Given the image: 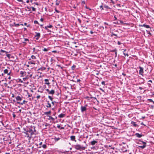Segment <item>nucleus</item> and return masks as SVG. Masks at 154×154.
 I'll return each instance as SVG.
<instances>
[{
  "label": "nucleus",
  "mask_w": 154,
  "mask_h": 154,
  "mask_svg": "<svg viewBox=\"0 0 154 154\" xmlns=\"http://www.w3.org/2000/svg\"><path fill=\"white\" fill-rule=\"evenodd\" d=\"M26 2L27 3H28L29 2V0H27Z\"/></svg>",
  "instance_id": "obj_53"
},
{
  "label": "nucleus",
  "mask_w": 154,
  "mask_h": 154,
  "mask_svg": "<svg viewBox=\"0 0 154 154\" xmlns=\"http://www.w3.org/2000/svg\"><path fill=\"white\" fill-rule=\"evenodd\" d=\"M19 111L20 112H21V109H20L19 110Z\"/></svg>",
  "instance_id": "obj_63"
},
{
  "label": "nucleus",
  "mask_w": 154,
  "mask_h": 154,
  "mask_svg": "<svg viewBox=\"0 0 154 154\" xmlns=\"http://www.w3.org/2000/svg\"><path fill=\"white\" fill-rule=\"evenodd\" d=\"M20 74L22 76H24L26 75V72L24 71H21L20 72Z\"/></svg>",
  "instance_id": "obj_10"
},
{
  "label": "nucleus",
  "mask_w": 154,
  "mask_h": 154,
  "mask_svg": "<svg viewBox=\"0 0 154 154\" xmlns=\"http://www.w3.org/2000/svg\"><path fill=\"white\" fill-rule=\"evenodd\" d=\"M27 101H26L25 100H24L23 101L22 103H20L19 102H17V103H19V104H20L21 105H23V104H25V103H27Z\"/></svg>",
  "instance_id": "obj_17"
},
{
  "label": "nucleus",
  "mask_w": 154,
  "mask_h": 154,
  "mask_svg": "<svg viewBox=\"0 0 154 154\" xmlns=\"http://www.w3.org/2000/svg\"><path fill=\"white\" fill-rule=\"evenodd\" d=\"M104 7L105 8H106V9H108V8H109V7L108 6H107V5H104Z\"/></svg>",
  "instance_id": "obj_32"
},
{
  "label": "nucleus",
  "mask_w": 154,
  "mask_h": 154,
  "mask_svg": "<svg viewBox=\"0 0 154 154\" xmlns=\"http://www.w3.org/2000/svg\"><path fill=\"white\" fill-rule=\"evenodd\" d=\"M100 8L101 9V10H103V6L102 5H101L100 6Z\"/></svg>",
  "instance_id": "obj_36"
},
{
  "label": "nucleus",
  "mask_w": 154,
  "mask_h": 154,
  "mask_svg": "<svg viewBox=\"0 0 154 154\" xmlns=\"http://www.w3.org/2000/svg\"><path fill=\"white\" fill-rule=\"evenodd\" d=\"M104 24H107V23H106V22H104Z\"/></svg>",
  "instance_id": "obj_61"
},
{
  "label": "nucleus",
  "mask_w": 154,
  "mask_h": 154,
  "mask_svg": "<svg viewBox=\"0 0 154 154\" xmlns=\"http://www.w3.org/2000/svg\"><path fill=\"white\" fill-rule=\"evenodd\" d=\"M18 1L20 2H22V0H17Z\"/></svg>",
  "instance_id": "obj_51"
},
{
  "label": "nucleus",
  "mask_w": 154,
  "mask_h": 154,
  "mask_svg": "<svg viewBox=\"0 0 154 154\" xmlns=\"http://www.w3.org/2000/svg\"><path fill=\"white\" fill-rule=\"evenodd\" d=\"M143 26H144L147 28H149V26L147 25L143 24Z\"/></svg>",
  "instance_id": "obj_23"
},
{
  "label": "nucleus",
  "mask_w": 154,
  "mask_h": 154,
  "mask_svg": "<svg viewBox=\"0 0 154 154\" xmlns=\"http://www.w3.org/2000/svg\"><path fill=\"white\" fill-rule=\"evenodd\" d=\"M28 132L29 133H30L31 136L33 134H34V133H33V131L32 130V129H30L29 130Z\"/></svg>",
  "instance_id": "obj_14"
},
{
  "label": "nucleus",
  "mask_w": 154,
  "mask_h": 154,
  "mask_svg": "<svg viewBox=\"0 0 154 154\" xmlns=\"http://www.w3.org/2000/svg\"><path fill=\"white\" fill-rule=\"evenodd\" d=\"M13 117H15V115H13Z\"/></svg>",
  "instance_id": "obj_64"
},
{
  "label": "nucleus",
  "mask_w": 154,
  "mask_h": 154,
  "mask_svg": "<svg viewBox=\"0 0 154 154\" xmlns=\"http://www.w3.org/2000/svg\"><path fill=\"white\" fill-rule=\"evenodd\" d=\"M125 55H126L127 56H128V54H124Z\"/></svg>",
  "instance_id": "obj_52"
},
{
  "label": "nucleus",
  "mask_w": 154,
  "mask_h": 154,
  "mask_svg": "<svg viewBox=\"0 0 154 154\" xmlns=\"http://www.w3.org/2000/svg\"><path fill=\"white\" fill-rule=\"evenodd\" d=\"M139 89H140V90H141L143 88L142 87H139Z\"/></svg>",
  "instance_id": "obj_47"
},
{
  "label": "nucleus",
  "mask_w": 154,
  "mask_h": 154,
  "mask_svg": "<svg viewBox=\"0 0 154 154\" xmlns=\"http://www.w3.org/2000/svg\"><path fill=\"white\" fill-rule=\"evenodd\" d=\"M52 101L53 100V98L51 97V96H49L48 97Z\"/></svg>",
  "instance_id": "obj_30"
},
{
  "label": "nucleus",
  "mask_w": 154,
  "mask_h": 154,
  "mask_svg": "<svg viewBox=\"0 0 154 154\" xmlns=\"http://www.w3.org/2000/svg\"><path fill=\"white\" fill-rule=\"evenodd\" d=\"M60 125H57V127L58 128H60Z\"/></svg>",
  "instance_id": "obj_50"
},
{
  "label": "nucleus",
  "mask_w": 154,
  "mask_h": 154,
  "mask_svg": "<svg viewBox=\"0 0 154 154\" xmlns=\"http://www.w3.org/2000/svg\"><path fill=\"white\" fill-rule=\"evenodd\" d=\"M101 83L103 85H105V82H104V81L102 82H101Z\"/></svg>",
  "instance_id": "obj_41"
},
{
  "label": "nucleus",
  "mask_w": 154,
  "mask_h": 154,
  "mask_svg": "<svg viewBox=\"0 0 154 154\" xmlns=\"http://www.w3.org/2000/svg\"><path fill=\"white\" fill-rule=\"evenodd\" d=\"M27 9H26V10H28L29 11L30 10V8L31 7H27L26 8Z\"/></svg>",
  "instance_id": "obj_31"
},
{
  "label": "nucleus",
  "mask_w": 154,
  "mask_h": 154,
  "mask_svg": "<svg viewBox=\"0 0 154 154\" xmlns=\"http://www.w3.org/2000/svg\"><path fill=\"white\" fill-rule=\"evenodd\" d=\"M131 124L134 126L137 127V125L136 124L135 122H131Z\"/></svg>",
  "instance_id": "obj_19"
},
{
  "label": "nucleus",
  "mask_w": 154,
  "mask_h": 154,
  "mask_svg": "<svg viewBox=\"0 0 154 154\" xmlns=\"http://www.w3.org/2000/svg\"><path fill=\"white\" fill-rule=\"evenodd\" d=\"M42 142H41L40 143H39V145H42Z\"/></svg>",
  "instance_id": "obj_60"
},
{
  "label": "nucleus",
  "mask_w": 154,
  "mask_h": 154,
  "mask_svg": "<svg viewBox=\"0 0 154 154\" xmlns=\"http://www.w3.org/2000/svg\"><path fill=\"white\" fill-rule=\"evenodd\" d=\"M118 44L119 45H120V44H121V43L120 42H118Z\"/></svg>",
  "instance_id": "obj_46"
},
{
  "label": "nucleus",
  "mask_w": 154,
  "mask_h": 154,
  "mask_svg": "<svg viewBox=\"0 0 154 154\" xmlns=\"http://www.w3.org/2000/svg\"><path fill=\"white\" fill-rule=\"evenodd\" d=\"M29 76H28V75H27L26 76V77L25 78H23V81H25L26 79H29Z\"/></svg>",
  "instance_id": "obj_22"
},
{
  "label": "nucleus",
  "mask_w": 154,
  "mask_h": 154,
  "mask_svg": "<svg viewBox=\"0 0 154 154\" xmlns=\"http://www.w3.org/2000/svg\"><path fill=\"white\" fill-rule=\"evenodd\" d=\"M31 8H32V10L33 11H35L36 9L33 7H31Z\"/></svg>",
  "instance_id": "obj_29"
},
{
  "label": "nucleus",
  "mask_w": 154,
  "mask_h": 154,
  "mask_svg": "<svg viewBox=\"0 0 154 154\" xmlns=\"http://www.w3.org/2000/svg\"><path fill=\"white\" fill-rule=\"evenodd\" d=\"M31 58L32 59H36V57L35 56L32 55L31 56Z\"/></svg>",
  "instance_id": "obj_27"
},
{
  "label": "nucleus",
  "mask_w": 154,
  "mask_h": 154,
  "mask_svg": "<svg viewBox=\"0 0 154 154\" xmlns=\"http://www.w3.org/2000/svg\"><path fill=\"white\" fill-rule=\"evenodd\" d=\"M112 35H114V36H117V35H116V34H114L113 32L112 33Z\"/></svg>",
  "instance_id": "obj_37"
},
{
  "label": "nucleus",
  "mask_w": 154,
  "mask_h": 154,
  "mask_svg": "<svg viewBox=\"0 0 154 154\" xmlns=\"http://www.w3.org/2000/svg\"><path fill=\"white\" fill-rule=\"evenodd\" d=\"M139 68L140 69L139 72V73L140 75H142L143 73V69L142 67L140 66L139 67Z\"/></svg>",
  "instance_id": "obj_5"
},
{
  "label": "nucleus",
  "mask_w": 154,
  "mask_h": 154,
  "mask_svg": "<svg viewBox=\"0 0 154 154\" xmlns=\"http://www.w3.org/2000/svg\"><path fill=\"white\" fill-rule=\"evenodd\" d=\"M90 32L91 34H93V32L92 31H91Z\"/></svg>",
  "instance_id": "obj_49"
},
{
  "label": "nucleus",
  "mask_w": 154,
  "mask_h": 154,
  "mask_svg": "<svg viewBox=\"0 0 154 154\" xmlns=\"http://www.w3.org/2000/svg\"><path fill=\"white\" fill-rule=\"evenodd\" d=\"M60 139V138L59 137H58V138L55 137L54 138V140L55 141H58Z\"/></svg>",
  "instance_id": "obj_25"
},
{
  "label": "nucleus",
  "mask_w": 154,
  "mask_h": 154,
  "mask_svg": "<svg viewBox=\"0 0 154 154\" xmlns=\"http://www.w3.org/2000/svg\"><path fill=\"white\" fill-rule=\"evenodd\" d=\"M55 93V91L54 90H51V91H50V92H49V94H54Z\"/></svg>",
  "instance_id": "obj_18"
},
{
  "label": "nucleus",
  "mask_w": 154,
  "mask_h": 154,
  "mask_svg": "<svg viewBox=\"0 0 154 154\" xmlns=\"http://www.w3.org/2000/svg\"><path fill=\"white\" fill-rule=\"evenodd\" d=\"M51 105L50 103H48L47 105V107H51Z\"/></svg>",
  "instance_id": "obj_26"
},
{
  "label": "nucleus",
  "mask_w": 154,
  "mask_h": 154,
  "mask_svg": "<svg viewBox=\"0 0 154 154\" xmlns=\"http://www.w3.org/2000/svg\"><path fill=\"white\" fill-rule=\"evenodd\" d=\"M52 27H53V26L52 25H48L46 26H45L44 28L45 29H46L47 30H48V28H51Z\"/></svg>",
  "instance_id": "obj_6"
},
{
  "label": "nucleus",
  "mask_w": 154,
  "mask_h": 154,
  "mask_svg": "<svg viewBox=\"0 0 154 154\" xmlns=\"http://www.w3.org/2000/svg\"><path fill=\"white\" fill-rule=\"evenodd\" d=\"M40 97V96L39 95H38L36 97V98L38 99Z\"/></svg>",
  "instance_id": "obj_38"
},
{
  "label": "nucleus",
  "mask_w": 154,
  "mask_h": 154,
  "mask_svg": "<svg viewBox=\"0 0 154 154\" xmlns=\"http://www.w3.org/2000/svg\"><path fill=\"white\" fill-rule=\"evenodd\" d=\"M43 50L44 51H48V50L46 48H44Z\"/></svg>",
  "instance_id": "obj_35"
},
{
  "label": "nucleus",
  "mask_w": 154,
  "mask_h": 154,
  "mask_svg": "<svg viewBox=\"0 0 154 154\" xmlns=\"http://www.w3.org/2000/svg\"><path fill=\"white\" fill-rule=\"evenodd\" d=\"M140 124L142 125H144L143 122H142Z\"/></svg>",
  "instance_id": "obj_58"
},
{
  "label": "nucleus",
  "mask_w": 154,
  "mask_h": 154,
  "mask_svg": "<svg viewBox=\"0 0 154 154\" xmlns=\"http://www.w3.org/2000/svg\"><path fill=\"white\" fill-rule=\"evenodd\" d=\"M111 1V2L113 4H114V2L112 0H110Z\"/></svg>",
  "instance_id": "obj_45"
},
{
  "label": "nucleus",
  "mask_w": 154,
  "mask_h": 154,
  "mask_svg": "<svg viewBox=\"0 0 154 154\" xmlns=\"http://www.w3.org/2000/svg\"><path fill=\"white\" fill-rule=\"evenodd\" d=\"M15 24V26L17 27L20 26V24L17 23V24Z\"/></svg>",
  "instance_id": "obj_34"
},
{
  "label": "nucleus",
  "mask_w": 154,
  "mask_h": 154,
  "mask_svg": "<svg viewBox=\"0 0 154 154\" xmlns=\"http://www.w3.org/2000/svg\"><path fill=\"white\" fill-rule=\"evenodd\" d=\"M36 35H35V37H37V38H36V39H38L40 36V33H39L38 32H35Z\"/></svg>",
  "instance_id": "obj_9"
},
{
  "label": "nucleus",
  "mask_w": 154,
  "mask_h": 154,
  "mask_svg": "<svg viewBox=\"0 0 154 154\" xmlns=\"http://www.w3.org/2000/svg\"><path fill=\"white\" fill-rule=\"evenodd\" d=\"M55 11L57 13H59V11L58 10H57L56 9H55Z\"/></svg>",
  "instance_id": "obj_43"
},
{
  "label": "nucleus",
  "mask_w": 154,
  "mask_h": 154,
  "mask_svg": "<svg viewBox=\"0 0 154 154\" xmlns=\"http://www.w3.org/2000/svg\"><path fill=\"white\" fill-rule=\"evenodd\" d=\"M78 21L79 22V23H81V20L79 19H78Z\"/></svg>",
  "instance_id": "obj_40"
},
{
  "label": "nucleus",
  "mask_w": 154,
  "mask_h": 154,
  "mask_svg": "<svg viewBox=\"0 0 154 154\" xmlns=\"http://www.w3.org/2000/svg\"><path fill=\"white\" fill-rule=\"evenodd\" d=\"M100 90H101V91H103V90L101 88H100Z\"/></svg>",
  "instance_id": "obj_54"
},
{
  "label": "nucleus",
  "mask_w": 154,
  "mask_h": 154,
  "mask_svg": "<svg viewBox=\"0 0 154 154\" xmlns=\"http://www.w3.org/2000/svg\"><path fill=\"white\" fill-rule=\"evenodd\" d=\"M65 116V114H61L58 116V117L60 118H62L64 117Z\"/></svg>",
  "instance_id": "obj_15"
},
{
  "label": "nucleus",
  "mask_w": 154,
  "mask_h": 154,
  "mask_svg": "<svg viewBox=\"0 0 154 154\" xmlns=\"http://www.w3.org/2000/svg\"><path fill=\"white\" fill-rule=\"evenodd\" d=\"M27 25V23H24V25L26 26Z\"/></svg>",
  "instance_id": "obj_55"
},
{
  "label": "nucleus",
  "mask_w": 154,
  "mask_h": 154,
  "mask_svg": "<svg viewBox=\"0 0 154 154\" xmlns=\"http://www.w3.org/2000/svg\"><path fill=\"white\" fill-rule=\"evenodd\" d=\"M87 106V105H85L84 106H82L81 107V109L82 112L85 111L86 110V107Z\"/></svg>",
  "instance_id": "obj_3"
},
{
  "label": "nucleus",
  "mask_w": 154,
  "mask_h": 154,
  "mask_svg": "<svg viewBox=\"0 0 154 154\" xmlns=\"http://www.w3.org/2000/svg\"><path fill=\"white\" fill-rule=\"evenodd\" d=\"M46 91L48 92V94H49V92H50L49 90L48 89H46Z\"/></svg>",
  "instance_id": "obj_42"
},
{
  "label": "nucleus",
  "mask_w": 154,
  "mask_h": 154,
  "mask_svg": "<svg viewBox=\"0 0 154 154\" xmlns=\"http://www.w3.org/2000/svg\"><path fill=\"white\" fill-rule=\"evenodd\" d=\"M87 146V145L86 146H83L79 144H76L74 145V148L77 150H84L86 148Z\"/></svg>",
  "instance_id": "obj_1"
},
{
  "label": "nucleus",
  "mask_w": 154,
  "mask_h": 154,
  "mask_svg": "<svg viewBox=\"0 0 154 154\" xmlns=\"http://www.w3.org/2000/svg\"><path fill=\"white\" fill-rule=\"evenodd\" d=\"M40 20H41V21L42 22V21H43V19H42V18H41V19H40Z\"/></svg>",
  "instance_id": "obj_48"
},
{
  "label": "nucleus",
  "mask_w": 154,
  "mask_h": 154,
  "mask_svg": "<svg viewBox=\"0 0 154 154\" xmlns=\"http://www.w3.org/2000/svg\"><path fill=\"white\" fill-rule=\"evenodd\" d=\"M80 81V80L79 79L77 81V82H79Z\"/></svg>",
  "instance_id": "obj_62"
},
{
  "label": "nucleus",
  "mask_w": 154,
  "mask_h": 154,
  "mask_svg": "<svg viewBox=\"0 0 154 154\" xmlns=\"http://www.w3.org/2000/svg\"><path fill=\"white\" fill-rule=\"evenodd\" d=\"M24 41H28V39H27V38H25L24 39Z\"/></svg>",
  "instance_id": "obj_44"
},
{
  "label": "nucleus",
  "mask_w": 154,
  "mask_h": 154,
  "mask_svg": "<svg viewBox=\"0 0 154 154\" xmlns=\"http://www.w3.org/2000/svg\"><path fill=\"white\" fill-rule=\"evenodd\" d=\"M29 64H34L35 65V63L34 61H31L29 62Z\"/></svg>",
  "instance_id": "obj_20"
},
{
  "label": "nucleus",
  "mask_w": 154,
  "mask_h": 154,
  "mask_svg": "<svg viewBox=\"0 0 154 154\" xmlns=\"http://www.w3.org/2000/svg\"><path fill=\"white\" fill-rule=\"evenodd\" d=\"M148 100L150 102H153V101L152 100V99H149Z\"/></svg>",
  "instance_id": "obj_39"
},
{
  "label": "nucleus",
  "mask_w": 154,
  "mask_h": 154,
  "mask_svg": "<svg viewBox=\"0 0 154 154\" xmlns=\"http://www.w3.org/2000/svg\"><path fill=\"white\" fill-rule=\"evenodd\" d=\"M71 140L72 141H74L75 142L76 141V140H75V136H71L70 137Z\"/></svg>",
  "instance_id": "obj_11"
},
{
  "label": "nucleus",
  "mask_w": 154,
  "mask_h": 154,
  "mask_svg": "<svg viewBox=\"0 0 154 154\" xmlns=\"http://www.w3.org/2000/svg\"><path fill=\"white\" fill-rule=\"evenodd\" d=\"M51 111H50L48 112H45L44 114L45 115H47V116H49L51 114Z\"/></svg>",
  "instance_id": "obj_8"
},
{
  "label": "nucleus",
  "mask_w": 154,
  "mask_h": 154,
  "mask_svg": "<svg viewBox=\"0 0 154 154\" xmlns=\"http://www.w3.org/2000/svg\"><path fill=\"white\" fill-rule=\"evenodd\" d=\"M35 48H33V50L34 51H35Z\"/></svg>",
  "instance_id": "obj_56"
},
{
  "label": "nucleus",
  "mask_w": 154,
  "mask_h": 154,
  "mask_svg": "<svg viewBox=\"0 0 154 154\" xmlns=\"http://www.w3.org/2000/svg\"><path fill=\"white\" fill-rule=\"evenodd\" d=\"M60 1L59 0H56V5H58L59 3H60Z\"/></svg>",
  "instance_id": "obj_21"
},
{
  "label": "nucleus",
  "mask_w": 154,
  "mask_h": 154,
  "mask_svg": "<svg viewBox=\"0 0 154 154\" xmlns=\"http://www.w3.org/2000/svg\"><path fill=\"white\" fill-rule=\"evenodd\" d=\"M97 143V142L95 140H93L91 142V144L92 145H94L96 143Z\"/></svg>",
  "instance_id": "obj_16"
},
{
  "label": "nucleus",
  "mask_w": 154,
  "mask_h": 154,
  "mask_svg": "<svg viewBox=\"0 0 154 154\" xmlns=\"http://www.w3.org/2000/svg\"><path fill=\"white\" fill-rule=\"evenodd\" d=\"M114 18H115V20H117V18L116 17H114Z\"/></svg>",
  "instance_id": "obj_57"
},
{
  "label": "nucleus",
  "mask_w": 154,
  "mask_h": 154,
  "mask_svg": "<svg viewBox=\"0 0 154 154\" xmlns=\"http://www.w3.org/2000/svg\"><path fill=\"white\" fill-rule=\"evenodd\" d=\"M140 142L142 143L143 144V146H139V147L142 149H144L145 148V147L146 146V143L140 140H139V142Z\"/></svg>",
  "instance_id": "obj_2"
},
{
  "label": "nucleus",
  "mask_w": 154,
  "mask_h": 154,
  "mask_svg": "<svg viewBox=\"0 0 154 154\" xmlns=\"http://www.w3.org/2000/svg\"><path fill=\"white\" fill-rule=\"evenodd\" d=\"M34 23L35 24H39L38 22V21L36 20H35L34 21Z\"/></svg>",
  "instance_id": "obj_33"
},
{
  "label": "nucleus",
  "mask_w": 154,
  "mask_h": 154,
  "mask_svg": "<svg viewBox=\"0 0 154 154\" xmlns=\"http://www.w3.org/2000/svg\"><path fill=\"white\" fill-rule=\"evenodd\" d=\"M45 82V84L47 85H49L50 84V83L49 82L48 80L47 79H45L44 80Z\"/></svg>",
  "instance_id": "obj_13"
},
{
  "label": "nucleus",
  "mask_w": 154,
  "mask_h": 154,
  "mask_svg": "<svg viewBox=\"0 0 154 154\" xmlns=\"http://www.w3.org/2000/svg\"><path fill=\"white\" fill-rule=\"evenodd\" d=\"M49 117V119H51L52 120H54V119L52 117H51L50 116H48Z\"/></svg>",
  "instance_id": "obj_24"
},
{
  "label": "nucleus",
  "mask_w": 154,
  "mask_h": 154,
  "mask_svg": "<svg viewBox=\"0 0 154 154\" xmlns=\"http://www.w3.org/2000/svg\"><path fill=\"white\" fill-rule=\"evenodd\" d=\"M4 72L5 74H7L8 75H10L11 72L10 70L9 71L8 70L6 69L4 70Z\"/></svg>",
  "instance_id": "obj_4"
},
{
  "label": "nucleus",
  "mask_w": 154,
  "mask_h": 154,
  "mask_svg": "<svg viewBox=\"0 0 154 154\" xmlns=\"http://www.w3.org/2000/svg\"><path fill=\"white\" fill-rule=\"evenodd\" d=\"M16 99L17 101H18V102H19L21 101L22 100V99L21 97L19 96H17L16 97Z\"/></svg>",
  "instance_id": "obj_7"
},
{
  "label": "nucleus",
  "mask_w": 154,
  "mask_h": 154,
  "mask_svg": "<svg viewBox=\"0 0 154 154\" xmlns=\"http://www.w3.org/2000/svg\"><path fill=\"white\" fill-rule=\"evenodd\" d=\"M8 79H11V77L9 76L8 78Z\"/></svg>",
  "instance_id": "obj_59"
},
{
  "label": "nucleus",
  "mask_w": 154,
  "mask_h": 154,
  "mask_svg": "<svg viewBox=\"0 0 154 154\" xmlns=\"http://www.w3.org/2000/svg\"><path fill=\"white\" fill-rule=\"evenodd\" d=\"M135 135L138 137L140 138L142 136V135L138 133H136L135 134Z\"/></svg>",
  "instance_id": "obj_12"
},
{
  "label": "nucleus",
  "mask_w": 154,
  "mask_h": 154,
  "mask_svg": "<svg viewBox=\"0 0 154 154\" xmlns=\"http://www.w3.org/2000/svg\"><path fill=\"white\" fill-rule=\"evenodd\" d=\"M42 147L44 149H45L47 147V146H46V145L44 144V145H42Z\"/></svg>",
  "instance_id": "obj_28"
}]
</instances>
